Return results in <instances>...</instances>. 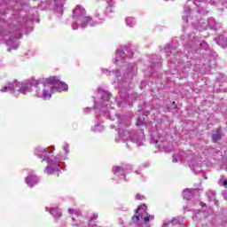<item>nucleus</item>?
Instances as JSON below:
<instances>
[{"label": "nucleus", "mask_w": 227, "mask_h": 227, "mask_svg": "<svg viewBox=\"0 0 227 227\" xmlns=\"http://www.w3.org/2000/svg\"><path fill=\"white\" fill-rule=\"evenodd\" d=\"M67 90L68 85L59 81L56 76L36 79L34 90L35 97L43 100H51L52 93H56V91L61 93V91Z\"/></svg>", "instance_id": "1"}, {"label": "nucleus", "mask_w": 227, "mask_h": 227, "mask_svg": "<svg viewBox=\"0 0 227 227\" xmlns=\"http://www.w3.org/2000/svg\"><path fill=\"white\" fill-rule=\"evenodd\" d=\"M55 148L51 147H36L34 151L35 155L39 159H42V162L46 160L47 167L45 168L44 172L47 175H54V173H58L59 171V162L63 160V156L58 154L57 156L52 155Z\"/></svg>", "instance_id": "2"}, {"label": "nucleus", "mask_w": 227, "mask_h": 227, "mask_svg": "<svg viewBox=\"0 0 227 227\" xmlns=\"http://www.w3.org/2000/svg\"><path fill=\"white\" fill-rule=\"evenodd\" d=\"M73 19L74 22L72 24L73 29H79V27H86L88 24L90 27H95V26H98V24H102L104 20L95 18H90L86 16V11L81 5H77L73 11Z\"/></svg>", "instance_id": "3"}, {"label": "nucleus", "mask_w": 227, "mask_h": 227, "mask_svg": "<svg viewBox=\"0 0 227 227\" xmlns=\"http://www.w3.org/2000/svg\"><path fill=\"white\" fill-rule=\"evenodd\" d=\"M127 127H130V121H121L119 122V137L122 143H127V141H131V143H136L137 146L143 145L145 143V133L143 131L129 133L125 130Z\"/></svg>", "instance_id": "4"}, {"label": "nucleus", "mask_w": 227, "mask_h": 227, "mask_svg": "<svg viewBox=\"0 0 227 227\" xmlns=\"http://www.w3.org/2000/svg\"><path fill=\"white\" fill-rule=\"evenodd\" d=\"M35 86L36 79L30 78L21 82L17 81L9 82L7 85L0 89V91L2 93H6V91H20L22 95H27V93H31L33 91V88L35 90Z\"/></svg>", "instance_id": "5"}, {"label": "nucleus", "mask_w": 227, "mask_h": 227, "mask_svg": "<svg viewBox=\"0 0 227 227\" xmlns=\"http://www.w3.org/2000/svg\"><path fill=\"white\" fill-rule=\"evenodd\" d=\"M184 160L188 162L189 167L195 175L201 173V161L198 160V158L194 157L192 154H186L184 151H177L174 153L173 162H178Z\"/></svg>", "instance_id": "6"}, {"label": "nucleus", "mask_w": 227, "mask_h": 227, "mask_svg": "<svg viewBox=\"0 0 227 227\" xmlns=\"http://www.w3.org/2000/svg\"><path fill=\"white\" fill-rule=\"evenodd\" d=\"M153 219H155V216L149 215L146 212V205L143 204L137 207L135 215L132 217V224L135 227H148L149 223Z\"/></svg>", "instance_id": "7"}, {"label": "nucleus", "mask_w": 227, "mask_h": 227, "mask_svg": "<svg viewBox=\"0 0 227 227\" xmlns=\"http://www.w3.org/2000/svg\"><path fill=\"white\" fill-rule=\"evenodd\" d=\"M98 93H103L102 95V105L98 106L97 105V102H95L94 109H101V111L104 113L105 116L106 118L109 117V112H107L108 109H111V94L108 92H105L102 90H98Z\"/></svg>", "instance_id": "8"}, {"label": "nucleus", "mask_w": 227, "mask_h": 227, "mask_svg": "<svg viewBox=\"0 0 227 227\" xmlns=\"http://www.w3.org/2000/svg\"><path fill=\"white\" fill-rule=\"evenodd\" d=\"M132 56H134V53H132L130 48L127 46L121 47L116 51L114 63L115 65H123L127 61V59L132 58Z\"/></svg>", "instance_id": "9"}, {"label": "nucleus", "mask_w": 227, "mask_h": 227, "mask_svg": "<svg viewBox=\"0 0 227 227\" xmlns=\"http://www.w3.org/2000/svg\"><path fill=\"white\" fill-rule=\"evenodd\" d=\"M25 182L27 185H28V187H35V185L38 184V182H40V179L38 178V176H36V175L31 172L25 178Z\"/></svg>", "instance_id": "10"}, {"label": "nucleus", "mask_w": 227, "mask_h": 227, "mask_svg": "<svg viewBox=\"0 0 227 227\" xmlns=\"http://www.w3.org/2000/svg\"><path fill=\"white\" fill-rule=\"evenodd\" d=\"M46 212H50V214L55 217V219H59V217H61V215H63V214L61 213V210L59 209V207H46Z\"/></svg>", "instance_id": "11"}, {"label": "nucleus", "mask_w": 227, "mask_h": 227, "mask_svg": "<svg viewBox=\"0 0 227 227\" xmlns=\"http://www.w3.org/2000/svg\"><path fill=\"white\" fill-rule=\"evenodd\" d=\"M113 171L116 176H122L121 178L122 180H125V173H127V168H123L120 166H117V167H114Z\"/></svg>", "instance_id": "12"}, {"label": "nucleus", "mask_w": 227, "mask_h": 227, "mask_svg": "<svg viewBox=\"0 0 227 227\" xmlns=\"http://www.w3.org/2000/svg\"><path fill=\"white\" fill-rule=\"evenodd\" d=\"M128 70V76L129 77V79H132L133 75H136V74H137V67H136L134 64H129Z\"/></svg>", "instance_id": "13"}, {"label": "nucleus", "mask_w": 227, "mask_h": 227, "mask_svg": "<svg viewBox=\"0 0 227 227\" xmlns=\"http://www.w3.org/2000/svg\"><path fill=\"white\" fill-rule=\"evenodd\" d=\"M194 192H196V190L185 189L183 193L184 200H191Z\"/></svg>", "instance_id": "14"}, {"label": "nucleus", "mask_w": 227, "mask_h": 227, "mask_svg": "<svg viewBox=\"0 0 227 227\" xmlns=\"http://www.w3.org/2000/svg\"><path fill=\"white\" fill-rule=\"evenodd\" d=\"M207 196L209 201H215V205H217V201H215V192L209 190L207 192Z\"/></svg>", "instance_id": "15"}, {"label": "nucleus", "mask_w": 227, "mask_h": 227, "mask_svg": "<svg viewBox=\"0 0 227 227\" xmlns=\"http://www.w3.org/2000/svg\"><path fill=\"white\" fill-rule=\"evenodd\" d=\"M65 0H54V4L57 8V12H63V4Z\"/></svg>", "instance_id": "16"}, {"label": "nucleus", "mask_w": 227, "mask_h": 227, "mask_svg": "<svg viewBox=\"0 0 227 227\" xmlns=\"http://www.w3.org/2000/svg\"><path fill=\"white\" fill-rule=\"evenodd\" d=\"M126 26L129 27H134L136 26V20L132 17H128L125 19Z\"/></svg>", "instance_id": "17"}, {"label": "nucleus", "mask_w": 227, "mask_h": 227, "mask_svg": "<svg viewBox=\"0 0 227 227\" xmlns=\"http://www.w3.org/2000/svg\"><path fill=\"white\" fill-rule=\"evenodd\" d=\"M223 137V134H221V130H216L215 133L213 134V141L214 143H217Z\"/></svg>", "instance_id": "18"}, {"label": "nucleus", "mask_w": 227, "mask_h": 227, "mask_svg": "<svg viewBox=\"0 0 227 227\" xmlns=\"http://www.w3.org/2000/svg\"><path fill=\"white\" fill-rule=\"evenodd\" d=\"M92 132H102L104 130V125L97 124L91 128Z\"/></svg>", "instance_id": "19"}, {"label": "nucleus", "mask_w": 227, "mask_h": 227, "mask_svg": "<svg viewBox=\"0 0 227 227\" xmlns=\"http://www.w3.org/2000/svg\"><path fill=\"white\" fill-rule=\"evenodd\" d=\"M207 22L211 29H217V24L215 23V20H214V18H209Z\"/></svg>", "instance_id": "20"}, {"label": "nucleus", "mask_w": 227, "mask_h": 227, "mask_svg": "<svg viewBox=\"0 0 227 227\" xmlns=\"http://www.w3.org/2000/svg\"><path fill=\"white\" fill-rule=\"evenodd\" d=\"M62 149L64 150V155H68V153H70V145L68 144L64 143Z\"/></svg>", "instance_id": "21"}, {"label": "nucleus", "mask_w": 227, "mask_h": 227, "mask_svg": "<svg viewBox=\"0 0 227 227\" xmlns=\"http://www.w3.org/2000/svg\"><path fill=\"white\" fill-rule=\"evenodd\" d=\"M113 2L108 3V6L106 7V15H109V13H113Z\"/></svg>", "instance_id": "22"}, {"label": "nucleus", "mask_w": 227, "mask_h": 227, "mask_svg": "<svg viewBox=\"0 0 227 227\" xmlns=\"http://www.w3.org/2000/svg\"><path fill=\"white\" fill-rule=\"evenodd\" d=\"M192 24L195 27H197V29H201V27H203V29H207V25L205 23L203 25H201L200 22Z\"/></svg>", "instance_id": "23"}, {"label": "nucleus", "mask_w": 227, "mask_h": 227, "mask_svg": "<svg viewBox=\"0 0 227 227\" xmlns=\"http://www.w3.org/2000/svg\"><path fill=\"white\" fill-rule=\"evenodd\" d=\"M176 223H178V219L174 218V219H172V221L169 222V223H164L161 227H168V224H176Z\"/></svg>", "instance_id": "24"}, {"label": "nucleus", "mask_w": 227, "mask_h": 227, "mask_svg": "<svg viewBox=\"0 0 227 227\" xmlns=\"http://www.w3.org/2000/svg\"><path fill=\"white\" fill-rule=\"evenodd\" d=\"M193 42H195L197 46L200 45V47H207V44L205 42H201V43H200V41L196 42V37H193Z\"/></svg>", "instance_id": "25"}, {"label": "nucleus", "mask_w": 227, "mask_h": 227, "mask_svg": "<svg viewBox=\"0 0 227 227\" xmlns=\"http://www.w3.org/2000/svg\"><path fill=\"white\" fill-rule=\"evenodd\" d=\"M143 123H145V121H143V119L138 118V119H137V125L138 127H141V125H143Z\"/></svg>", "instance_id": "26"}, {"label": "nucleus", "mask_w": 227, "mask_h": 227, "mask_svg": "<svg viewBox=\"0 0 227 227\" xmlns=\"http://www.w3.org/2000/svg\"><path fill=\"white\" fill-rule=\"evenodd\" d=\"M68 213L69 214H77V211H75L74 209L69 208Z\"/></svg>", "instance_id": "27"}, {"label": "nucleus", "mask_w": 227, "mask_h": 227, "mask_svg": "<svg viewBox=\"0 0 227 227\" xmlns=\"http://www.w3.org/2000/svg\"><path fill=\"white\" fill-rule=\"evenodd\" d=\"M201 215V213H197V214L192 217L193 221H196V219H198L199 215Z\"/></svg>", "instance_id": "28"}, {"label": "nucleus", "mask_w": 227, "mask_h": 227, "mask_svg": "<svg viewBox=\"0 0 227 227\" xmlns=\"http://www.w3.org/2000/svg\"><path fill=\"white\" fill-rule=\"evenodd\" d=\"M59 88H60V90H63L65 88V86L61 85V84H57L56 89L58 90Z\"/></svg>", "instance_id": "29"}, {"label": "nucleus", "mask_w": 227, "mask_h": 227, "mask_svg": "<svg viewBox=\"0 0 227 227\" xmlns=\"http://www.w3.org/2000/svg\"><path fill=\"white\" fill-rule=\"evenodd\" d=\"M145 197L139 193L137 194V200H143Z\"/></svg>", "instance_id": "30"}, {"label": "nucleus", "mask_w": 227, "mask_h": 227, "mask_svg": "<svg viewBox=\"0 0 227 227\" xmlns=\"http://www.w3.org/2000/svg\"><path fill=\"white\" fill-rule=\"evenodd\" d=\"M222 185L223 187H227V179H225L223 183H222Z\"/></svg>", "instance_id": "31"}, {"label": "nucleus", "mask_w": 227, "mask_h": 227, "mask_svg": "<svg viewBox=\"0 0 227 227\" xmlns=\"http://www.w3.org/2000/svg\"><path fill=\"white\" fill-rule=\"evenodd\" d=\"M113 74V75H116V77H120V74H121V73H118V72H113L112 73Z\"/></svg>", "instance_id": "32"}, {"label": "nucleus", "mask_w": 227, "mask_h": 227, "mask_svg": "<svg viewBox=\"0 0 227 227\" xmlns=\"http://www.w3.org/2000/svg\"><path fill=\"white\" fill-rule=\"evenodd\" d=\"M97 217H98V215H93V217H91L90 219H91V221H93V219H97Z\"/></svg>", "instance_id": "33"}, {"label": "nucleus", "mask_w": 227, "mask_h": 227, "mask_svg": "<svg viewBox=\"0 0 227 227\" xmlns=\"http://www.w3.org/2000/svg\"><path fill=\"white\" fill-rule=\"evenodd\" d=\"M4 3L5 4H8V3H10V0H4Z\"/></svg>", "instance_id": "34"}, {"label": "nucleus", "mask_w": 227, "mask_h": 227, "mask_svg": "<svg viewBox=\"0 0 227 227\" xmlns=\"http://www.w3.org/2000/svg\"><path fill=\"white\" fill-rule=\"evenodd\" d=\"M183 20H184V22H189V20H185V16L183 17Z\"/></svg>", "instance_id": "35"}, {"label": "nucleus", "mask_w": 227, "mask_h": 227, "mask_svg": "<svg viewBox=\"0 0 227 227\" xmlns=\"http://www.w3.org/2000/svg\"><path fill=\"white\" fill-rule=\"evenodd\" d=\"M184 12H185L186 15H189V12H187L186 9H184Z\"/></svg>", "instance_id": "36"}, {"label": "nucleus", "mask_w": 227, "mask_h": 227, "mask_svg": "<svg viewBox=\"0 0 227 227\" xmlns=\"http://www.w3.org/2000/svg\"><path fill=\"white\" fill-rule=\"evenodd\" d=\"M190 12H191L192 15H194V13H195V12L192 11V10H190Z\"/></svg>", "instance_id": "37"}, {"label": "nucleus", "mask_w": 227, "mask_h": 227, "mask_svg": "<svg viewBox=\"0 0 227 227\" xmlns=\"http://www.w3.org/2000/svg\"><path fill=\"white\" fill-rule=\"evenodd\" d=\"M104 74H107V69L103 70Z\"/></svg>", "instance_id": "38"}, {"label": "nucleus", "mask_w": 227, "mask_h": 227, "mask_svg": "<svg viewBox=\"0 0 227 227\" xmlns=\"http://www.w3.org/2000/svg\"><path fill=\"white\" fill-rule=\"evenodd\" d=\"M154 143H155V145H157V143H159V140H155Z\"/></svg>", "instance_id": "39"}, {"label": "nucleus", "mask_w": 227, "mask_h": 227, "mask_svg": "<svg viewBox=\"0 0 227 227\" xmlns=\"http://www.w3.org/2000/svg\"><path fill=\"white\" fill-rule=\"evenodd\" d=\"M225 8H227V2H226V4H225Z\"/></svg>", "instance_id": "40"}, {"label": "nucleus", "mask_w": 227, "mask_h": 227, "mask_svg": "<svg viewBox=\"0 0 227 227\" xmlns=\"http://www.w3.org/2000/svg\"><path fill=\"white\" fill-rule=\"evenodd\" d=\"M212 4H215V2H213Z\"/></svg>", "instance_id": "41"}, {"label": "nucleus", "mask_w": 227, "mask_h": 227, "mask_svg": "<svg viewBox=\"0 0 227 227\" xmlns=\"http://www.w3.org/2000/svg\"><path fill=\"white\" fill-rule=\"evenodd\" d=\"M129 169H130V167H129Z\"/></svg>", "instance_id": "42"}, {"label": "nucleus", "mask_w": 227, "mask_h": 227, "mask_svg": "<svg viewBox=\"0 0 227 227\" xmlns=\"http://www.w3.org/2000/svg\"><path fill=\"white\" fill-rule=\"evenodd\" d=\"M165 1H168V0H165Z\"/></svg>", "instance_id": "43"}]
</instances>
